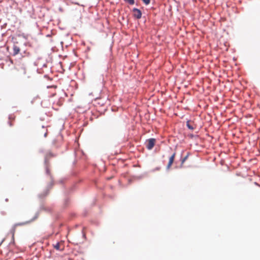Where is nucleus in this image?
I'll list each match as a JSON object with an SVG mask.
<instances>
[{
  "instance_id": "6e6552de",
  "label": "nucleus",
  "mask_w": 260,
  "mask_h": 260,
  "mask_svg": "<svg viewBox=\"0 0 260 260\" xmlns=\"http://www.w3.org/2000/svg\"><path fill=\"white\" fill-rule=\"evenodd\" d=\"M125 3H127L131 5H134L135 4L134 0H124Z\"/></svg>"
},
{
  "instance_id": "9b49d317",
  "label": "nucleus",
  "mask_w": 260,
  "mask_h": 260,
  "mask_svg": "<svg viewBox=\"0 0 260 260\" xmlns=\"http://www.w3.org/2000/svg\"><path fill=\"white\" fill-rule=\"evenodd\" d=\"M46 172H47V174H49V170L48 169H46Z\"/></svg>"
},
{
  "instance_id": "f257e3e1",
  "label": "nucleus",
  "mask_w": 260,
  "mask_h": 260,
  "mask_svg": "<svg viewBox=\"0 0 260 260\" xmlns=\"http://www.w3.org/2000/svg\"><path fill=\"white\" fill-rule=\"evenodd\" d=\"M155 139L154 138H151L147 141L146 148L148 150H151L154 147L155 143Z\"/></svg>"
},
{
  "instance_id": "f8f14e48",
  "label": "nucleus",
  "mask_w": 260,
  "mask_h": 260,
  "mask_svg": "<svg viewBox=\"0 0 260 260\" xmlns=\"http://www.w3.org/2000/svg\"><path fill=\"white\" fill-rule=\"evenodd\" d=\"M75 4L79 5V4L77 3H75Z\"/></svg>"
},
{
  "instance_id": "0eeeda50",
  "label": "nucleus",
  "mask_w": 260,
  "mask_h": 260,
  "mask_svg": "<svg viewBox=\"0 0 260 260\" xmlns=\"http://www.w3.org/2000/svg\"><path fill=\"white\" fill-rule=\"evenodd\" d=\"M189 154H190L189 153H187V155L183 158H182V159L181 160V165L184 164V162L188 158Z\"/></svg>"
},
{
  "instance_id": "39448f33",
  "label": "nucleus",
  "mask_w": 260,
  "mask_h": 260,
  "mask_svg": "<svg viewBox=\"0 0 260 260\" xmlns=\"http://www.w3.org/2000/svg\"><path fill=\"white\" fill-rule=\"evenodd\" d=\"M13 55H16L19 53L20 49L18 46H17L16 45H14L13 47Z\"/></svg>"
},
{
  "instance_id": "423d86ee",
  "label": "nucleus",
  "mask_w": 260,
  "mask_h": 260,
  "mask_svg": "<svg viewBox=\"0 0 260 260\" xmlns=\"http://www.w3.org/2000/svg\"><path fill=\"white\" fill-rule=\"evenodd\" d=\"M9 119L10 120L9 122V124L10 126H12L13 125V123H12V121L14 120V117H12V116H10L9 117Z\"/></svg>"
},
{
  "instance_id": "9d476101",
  "label": "nucleus",
  "mask_w": 260,
  "mask_h": 260,
  "mask_svg": "<svg viewBox=\"0 0 260 260\" xmlns=\"http://www.w3.org/2000/svg\"><path fill=\"white\" fill-rule=\"evenodd\" d=\"M142 1L146 5H148L150 2V0H142Z\"/></svg>"
},
{
  "instance_id": "20e7f679",
  "label": "nucleus",
  "mask_w": 260,
  "mask_h": 260,
  "mask_svg": "<svg viewBox=\"0 0 260 260\" xmlns=\"http://www.w3.org/2000/svg\"><path fill=\"white\" fill-rule=\"evenodd\" d=\"M54 248L59 251H63L64 249V247L61 246V244L59 242L57 243L56 244L53 245Z\"/></svg>"
},
{
  "instance_id": "7ed1b4c3",
  "label": "nucleus",
  "mask_w": 260,
  "mask_h": 260,
  "mask_svg": "<svg viewBox=\"0 0 260 260\" xmlns=\"http://www.w3.org/2000/svg\"><path fill=\"white\" fill-rule=\"evenodd\" d=\"M175 155H176V153L174 152L171 156V157L169 158V162H168V165L167 166V169H169L171 168V167L172 166V164H173V163L174 162Z\"/></svg>"
},
{
  "instance_id": "f03ea898",
  "label": "nucleus",
  "mask_w": 260,
  "mask_h": 260,
  "mask_svg": "<svg viewBox=\"0 0 260 260\" xmlns=\"http://www.w3.org/2000/svg\"><path fill=\"white\" fill-rule=\"evenodd\" d=\"M133 15L135 18L139 19L142 17V12L139 9L134 8L133 9Z\"/></svg>"
},
{
  "instance_id": "1a4fd4ad",
  "label": "nucleus",
  "mask_w": 260,
  "mask_h": 260,
  "mask_svg": "<svg viewBox=\"0 0 260 260\" xmlns=\"http://www.w3.org/2000/svg\"><path fill=\"white\" fill-rule=\"evenodd\" d=\"M186 125L188 127V128L190 129L193 130L194 129V127L190 125L189 122H187Z\"/></svg>"
}]
</instances>
